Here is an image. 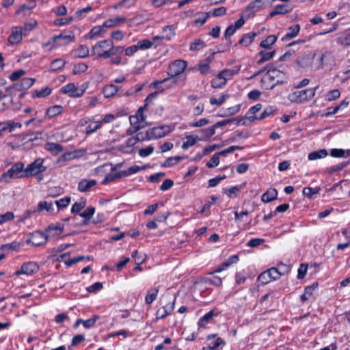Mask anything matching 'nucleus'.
<instances>
[{
	"label": "nucleus",
	"mask_w": 350,
	"mask_h": 350,
	"mask_svg": "<svg viewBox=\"0 0 350 350\" xmlns=\"http://www.w3.org/2000/svg\"><path fill=\"white\" fill-rule=\"evenodd\" d=\"M24 163L17 162L0 176V182L9 183L12 178H24Z\"/></svg>",
	"instance_id": "1"
},
{
	"label": "nucleus",
	"mask_w": 350,
	"mask_h": 350,
	"mask_svg": "<svg viewBox=\"0 0 350 350\" xmlns=\"http://www.w3.org/2000/svg\"><path fill=\"white\" fill-rule=\"evenodd\" d=\"M282 75V72L276 69L272 65V67L268 69L266 74L260 80L261 87L265 90H272L274 88V82L276 78Z\"/></svg>",
	"instance_id": "2"
},
{
	"label": "nucleus",
	"mask_w": 350,
	"mask_h": 350,
	"mask_svg": "<svg viewBox=\"0 0 350 350\" xmlns=\"http://www.w3.org/2000/svg\"><path fill=\"white\" fill-rule=\"evenodd\" d=\"M318 86L314 88H308L304 90L295 91L289 95V98L292 102L297 103H303L312 99L314 95Z\"/></svg>",
	"instance_id": "3"
},
{
	"label": "nucleus",
	"mask_w": 350,
	"mask_h": 350,
	"mask_svg": "<svg viewBox=\"0 0 350 350\" xmlns=\"http://www.w3.org/2000/svg\"><path fill=\"white\" fill-rule=\"evenodd\" d=\"M44 159L38 158L33 162L27 165L24 170L25 177L34 176L40 173L44 172L46 170V167L43 165Z\"/></svg>",
	"instance_id": "4"
},
{
	"label": "nucleus",
	"mask_w": 350,
	"mask_h": 350,
	"mask_svg": "<svg viewBox=\"0 0 350 350\" xmlns=\"http://www.w3.org/2000/svg\"><path fill=\"white\" fill-rule=\"evenodd\" d=\"M187 66V62L183 59H177L171 63L168 67V75L170 77H175L183 73Z\"/></svg>",
	"instance_id": "5"
},
{
	"label": "nucleus",
	"mask_w": 350,
	"mask_h": 350,
	"mask_svg": "<svg viewBox=\"0 0 350 350\" xmlns=\"http://www.w3.org/2000/svg\"><path fill=\"white\" fill-rule=\"evenodd\" d=\"M109 43V39L104 40L98 42L92 49V54L96 55L97 58L106 59V55H108V45Z\"/></svg>",
	"instance_id": "6"
},
{
	"label": "nucleus",
	"mask_w": 350,
	"mask_h": 350,
	"mask_svg": "<svg viewBox=\"0 0 350 350\" xmlns=\"http://www.w3.org/2000/svg\"><path fill=\"white\" fill-rule=\"evenodd\" d=\"M49 240V235L45 231H36L31 234V238L28 239L26 243L34 246H40L45 244Z\"/></svg>",
	"instance_id": "7"
},
{
	"label": "nucleus",
	"mask_w": 350,
	"mask_h": 350,
	"mask_svg": "<svg viewBox=\"0 0 350 350\" xmlns=\"http://www.w3.org/2000/svg\"><path fill=\"white\" fill-rule=\"evenodd\" d=\"M315 57V53L312 51H308L301 55H299L295 63L298 67L306 68L308 67H310L312 65L313 60Z\"/></svg>",
	"instance_id": "8"
},
{
	"label": "nucleus",
	"mask_w": 350,
	"mask_h": 350,
	"mask_svg": "<svg viewBox=\"0 0 350 350\" xmlns=\"http://www.w3.org/2000/svg\"><path fill=\"white\" fill-rule=\"evenodd\" d=\"M150 138L152 139H159L168 135L172 129L169 125H161L152 127L149 129Z\"/></svg>",
	"instance_id": "9"
},
{
	"label": "nucleus",
	"mask_w": 350,
	"mask_h": 350,
	"mask_svg": "<svg viewBox=\"0 0 350 350\" xmlns=\"http://www.w3.org/2000/svg\"><path fill=\"white\" fill-rule=\"evenodd\" d=\"M60 91L64 94H68L69 96L72 98L81 97L85 92V90L79 89L73 83H70L63 86Z\"/></svg>",
	"instance_id": "10"
},
{
	"label": "nucleus",
	"mask_w": 350,
	"mask_h": 350,
	"mask_svg": "<svg viewBox=\"0 0 350 350\" xmlns=\"http://www.w3.org/2000/svg\"><path fill=\"white\" fill-rule=\"evenodd\" d=\"M35 79L33 78H23L20 83H16L12 86L7 87L5 88L6 92H10L12 91V90H16L18 91H21L23 90H28L30 88L33 84L34 83Z\"/></svg>",
	"instance_id": "11"
},
{
	"label": "nucleus",
	"mask_w": 350,
	"mask_h": 350,
	"mask_svg": "<svg viewBox=\"0 0 350 350\" xmlns=\"http://www.w3.org/2000/svg\"><path fill=\"white\" fill-rule=\"evenodd\" d=\"M39 270V266L36 262H28L23 263L21 269L16 272V275L26 274L28 275H32Z\"/></svg>",
	"instance_id": "12"
},
{
	"label": "nucleus",
	"mask_w": 350,
	"mask_h": 350,
	"mask_svg": "<svg viewBox=\"0 0 350 350\" xmlns=\"http://www.w3.org/2000/svg\"><path fill=\"white\" fill-rule=\"evenodd\" d=\"M275 111L276 107L275 106H268L262 113H260L259 116H247V118L250 122H253L256 120H263L271 115H273Z\"/></svg>",
	"instance_id": "13"
},
{
	"label": "nucleus",
	"mask_w": 350,
	"mask_h": 350,
	"mask_svg": "<svg viewBox=\"0 0 350 350\" xmlns=\"http://www.w3.org/2000/svg\"><path fill=\"white\" fill-rule=\"evenodd\" d=\"M281 265L283 267L282 271H279L278 267H271L267 270V273H268L271 280H276L279 279L282 275H284L286 273L288 272L289 268L287 265L282 262Z\"/></svg>",
	"instance_id": "14"
},
{
	"label": "nucleus",
	"mask_w": 350,
	"mask_h": 350,
	"mask_svg": "<svg viewBox=\"0 0 350 350\" xmlns=\"http://www.w3.org/2000/svg\"><path fill=\"white\" fill-rule=\"evenodd\" d=\"M241 69V66H236L234 69H224L220 71L217 77H219V79H224L227 82L228 79H231L234 75H237Z\"/></svg>",
	"instance_id": "15"
},
{
	"label": "nucleus",
	"mask_w": 350,
	"mask_h": 350,
	"mask_svg": "<svg viewBox=\"0 0 350 350\" xmlns=\"http://www.w3.org/2000/svg\"><path fill=\"white\" fill-rule=\"evenodd\" d=\"M75 40V35L72 32L70 34L60 33L53 36V42H57L56 45H66Z\"/></svg>",
	"instance_id": "16"
},
{
	"label": "nucleus",
	"mask_w": 350,
	"mask_h": 350,
	"mask_svg": "<svg viewBox=\"0 0 350 350\" xmlns=\"http://www.w3.org/2000/svg\"><path fill=\"white\" fill-rule=\"evenodd\" d=\"M64 225L61 224H51L45 228V232L50 237H55L59 236L64 230Z\"/></svg>",
	"instance_id": "17"
},
{
	"label": "nucleus",
	"mask_w": 350,
	"mask_h": 350,
	"mask_svg": "<svg viewBox=\"0 0 350 350\" xmlns=\"http://www.w3.org/2000/svg\"><path fill=\"white\" fill-rule=\"evenodd\" d=\"M96 185L97 181L96 180H88L86 178H83L79 182L77 189L80 192H87Z\"/></svg>",
	"instance_id": "18"
},
{
	"label": "nucleus",
	"mask_w": 350,
	"mask_h": 350,
	"mask_svg": "<svg viewBox=\"0 0 350 350\" xmlns=\"http://www.w3.org/2000/svg\"><path fill=\"white\" fill-rule=\"evenodd\" d=\"M23 33V29L21 27H13L12 33L8 38L9 42L12 44L19 43L22 40V35Z\"/></svg>",
	"instance_id": "19"
},
{
	"label": "nucleus",
	"mask_w": 350,
	"mask_h": 350,
	"mask_svg": "<svg viewBox=\"0 0 350 350\" xmlns=\"http://www.w3.org/2000/svg\"><path fill=\"white\" fill-rule=\"evenodd\" d=\"M300 31V25L296 24L288 28L287 33L282 38V41L285 42L295 38Z\"/></svg>",
	"instance_id": "20"
},
{
	"label": "nucleus",
	"mask_w": 350,
	"mask_h": 350,
	"mask_svg": "<svg viewBox=\"0 0 350 350\" xmlns=\"http://www.w3.org/2000/svg\"><path fill=\"white\" fill-rule=\"evenodd\" d=\"M108 55H106V59L111 57V56H116L122 54L124 51V47L121 46H114L112 40L109 39V43L108 45Z\"/></svg>",
	"instance_id": "21"
},
{
	"label": "nucleus",
	"mask_w": 350,
	"mask_h": 350,
	"mask_svg": "<svg viewBox=\"0 0 350 350\" xmlns=\"http://www.w3.org/2000/svg\"><path fill=\"white\" fill-rule=\"evenodd\" d=\"M176 301V298H174L172 305L169 306V310H167V306H165L161 308H159L156 313V316L157 319H164L167 316L171 314L172 310L174 308V304Z\"/></svg>",
	"instance_id": "22"
},
{
	"label": "nucleus",
	"mask_w": 350,
	"mask_h": 350,
	"mask_svg": "<svg viewBox=\"0 0 350 350\" xmlns=\"http://www.w3.org/2000/svg\"><path fill=\"white\" fill-rule=\"evenodd\" d=\"M278 191L276 189L267 190L261 196V200L265 203L270 202L277 199Z\"/></svg>",
	"instance_id": "23"
},
{
	"label": "nucleus",
	"mask_w": 350,
	"mask_h": 350,
	"mask_svg": "<svg viewBox=\"0 0 350 350\" xmlns=\"http://www.w3.org/2000/svg\"><path fill=\"white\" fill-rule=\"evenodd\" d=\"M163 83H169V85H167V88H172L177 83V79L176 78L173 77H168L165 78L161 81H155L153 83H151V86H153L154 88H156L159 90L161 89V90H163V88L159 87V84Z\"/></svg>",
	"instance_id": "24"
},
{
	"label": "nucleus",
	"mask_w": 350,
	"mask_h": 350,
	"mask_svg": "<svg viewBox=\"0 0 350 350\" xmlns=\"http://www.w3.org/2000/svg\"><path fill=\"white\" fill-rule=\"evenodd\" d=\"M237 31V29L233 26V25H230L225 31L224 33V38L227 40V47L225 49H223L221 51H219L218 52H224L230 50V46L232 44L231 40L230 37L232 36L235 31Z\"/></svg>",
	"instance_id": "25"
},
{
	"label": "nucleus",
	"mask_w": 350,
	"mask_h": 350,
	"mask_svg": "<svg viewBox=\"0 0 350 350\" xmlns=\"http://www.w3.org/2000/svg\"><path fill=\"white\" fill-rule=\"evenodd\" d=\"M126 21V18L124 16H118L109 18L103 23V26L106 28H112L118 26L120 23Z\"/></svg>",
	"instance_id": "26"
},
{
	"label": "nucleus",
	"mask_w": 350,
	"mask_h": 350,
	"mask_svg": "<svg viewBox=\"0 0 350 350\" xmlns=\"http://www.w3.org/2000/svg\"><path fill=\"white\" fill-rule=\"evenodd\" d=\"M275 54V51L271 52H265L260 51L258 53L257 55L260 57V59L256 62L258 65H260L265 62L270 60Z\"/></svg>",
	"instance_id": "27"
},
{
	"label": "nucleus",
	"mask_w": 350,
	"mask_h": 350,
	"mask_svg": "<svg viewBox=\"0 0 350 350\" xmlns=\"http://www.w3.org/2000/svg\"><path fill=\"white\" fill-rule=\"evenodd\" d=\"M63 109L64 108L62 105H53L46 110L45 116L49 119L53 118V117L62 113Z\"/></svg>",
	"instance_id": "28"
},
{
	"label": "nucleus",
	"mask_w": 350,
	"mask_h": 350,
	"mask_svg": "<svg viewBox=\"0 0 350 350\" xmlns=\"http://www.w3.org/2000/svg\"><path fill=\"white\" fill-rule=\"evenodd\" d=\"M256 36L257 33L256 32H250L248 33H245L242 36L241 39L239 42V44L245 46H248L252 43L254 38Z\"/></svg>",
	"instance_id": "29"
},
{
	"label": "nucleus",
	"mask_w": 350,
	"mask_h": 350,
	"mask_svg": "<svg viewBox=\"0 0 350 350\" xmlns=\"http://www.w3.org/2000/svg\"><path fill=\"white\" fill-rule=\"evenodd\" d=\"M147 106H148V103H145V105L144 106L140 107L137 109L135 116H131L130 117L129 119H130V122H131V124H133L132 122V119L133 118H135L137 119V122L135 124L142 122H144L146 120V116L144 114V110L146 108Z\"/></svg>",
	"instance_id": "30"
},
{
	"label": "nucleus",
	"mask_w": 350,
	"mask_h": 350,
	"mask_svg": "<svg viewBox=\"0 0 350 350\" xmlns=\"http://www.w3.org/2000/svg\"><path fill=\"white\" fill-rule=\"evenodd\" d=\"M290 12L288 6L286 5H277L274 7L273 10L269 13V17H273L278 14H285Z\"/></svg>",
	"instance_id": "31"
},
{
	"label": "nucleus",
	"mask_w": 350,
	"mask_h": 350,
	"mask_svg": "<svg viewBox=\"0 0 350 350\" xmlns=\"http://www.w3.org/2000/svg\"><path fill=\"white\" fill-rule=\"evenodd\" d=\"M328 153L327 150L325 149H320L316 151H313L310 152L308 156V159L310 161L316 160L319 159H323L327 156Z\"/></svg>",
	"instance_id": "32"
},
{
	"label": "nucleus",
	"mask_w": 350,
	"mask_h": 350,
	"mask_svg": "<svg viewBox=\"0 0 350 350\" xmlns=\"http://www.w3.org/2000/svg\"><path fill=\"white\" fill-rule=\"evenodd\" d=\"M95 212V208L93 206H88L87 208L82 213H79V215L84 218V220L82 222L83 225H86L88 224L89 220L93 216Z\"/></svg>",
	"instance_id": "33"
},
{
	"label": "nucleus",
	"mask_w": 350,
	"mask_h": 350,
	"mask_svg": "<svg viewBox=\"0 0 350 350\" xmlns=\"http://www.w3.org/2000/svg\"><path fill=\"white\" fill-rule=\"evenodd\" d=\"M45 149L55 155H57L63 151V147L60 144L53 142L46 144Z\"/></svg>",
	"instance_id": "34"
},
{
	"label": "nucleus",
	"mask_w": 350,
	"mask_h": 350,
	"mask_svg": "<svg viewBox=\"0 0 350 350\" xmlns=\"http://www.w3.org/2000/svg\"><path fill=\"white\" fill-rule=\"evenodd\" d=\"M118 91V86L113 84H109L104 87L103 93L106 98L114 96Z\"/></svg>",
	"instance_id": "35"
},
{
	"label": "nucleus",
	"mask_w": 350,
	"mask_h": 350,
	"mask_svg": "<svg viewBox=\"0 0 350 350\" xmlns=\"http://www.w3.org/2000/svg\"><path fill=\"white\" fill-rule=\"evenodd\" d=\"M336 42L344 47L350 46V33H345L337 37Z\"/></svg>",
	"instance_id": "36"
},
{
	"label": "nucleus",
	"mask_w": 350,
	"mask_h": 350,
	"mask_svg": "<svg viewBox=\"0 0 350 350\" xmlns=\"http://www.w3.org/2000/svg\"><path fill=\"white\" fill-rule=\"evenodd\" d=\"M105 27L103 25H98L94 27L89 32V33L85 36V38H89L90 39H94L97 37H102L101 33L103 31V29Z\"/></svg>",
	"instance_id": "37"
},
{
	"label": "nucleus",
	"mask_w": 350,
	"mask_h": 350,
	"mask_svg": "<svg viewBox=\"0 0 350 350\" xmlns=\"http://www.w3.org/2000/svg\"><path fill=\"white\" fill-rule=\"evenodd\" d=\"M277 36L275 35H270L267 38L261 41L260 46L266 49H271V46L276 42Z\"/></svg>",
	"instance_id": "38"
},
{
	"label": "nucleus",
	"mask_w": 350,
	"mask_h": 350,
	"mask_svg": "<svg viewBox=\"0 0 350 350\" xmlns=\"http://www.w3.org/2000/svg\"><path fill=\"white\" fill-rule=\"evenodd\" d=\"M349 164L348 161H342L337 165L328 167L325 169V172L332 174L334 172L341 171Z\"/></svg>",
	"instance_id": "39"
},
{
	"label": "nucleus",
	"mask_w": 350,
	"mask_h": 350,
	"mask_svg": "<svg viewBox=\"0 0 350 350\" xmlns=\"http://www.w3.org/2000/svg\"><path fill=\"white\" fill-rule=\"evenodd\" d=\"M185 159V157L176 156L167 158L161 165L163 167H170Z\"/></svg>",
	"instance_id": "40"
},
{
	"label": "nucleus",
	"mask_w": 350,
	"mask_h": 350,
	"mask_svg": "<svg viewBox=\"0 0 350 350\" xmlns=\"http://www.w3.org/2000/svg\"><path fill=\"white\" fill-rule=\"evenodd\" d=\"M199 132L202 134V137L200 138V141H206L215 133V130L213 126H212L207 129H201Z\"/></svg>",
	"instance_id": "41"
},
{
	"label": "nucleus",
	"mask_w": 350,
	"mask_h": 350,
	"mask_svg": "<svg viewBox=\"0 0 350 350\" xmlns=\"http://www.w3.org/2000/svg\"><path fill=\"white\" fill-rule=\"evenodd\" d=\"M321 189L320 187H306L303 189L302 193L304 196L307 197L309 199H312L314 198V196L319 193Z\"/></svg>",
	"instance_id": "42"
},
{
	"label": "nucleus",
	"mask_w": 350,
	"mask_h": 350,
	"mask_svg": "<svg viewBox=\"0 0 350 350\" xmlns=\"http://www.w3.org/2000/svg\"><path fill=\"white\" fill-rule=\"evenodd\" d=\"M187 141L183 142L182 144V148L183 150H187L189 147L195 145L198 141H200V137L198 136L193 137L192 135H188L186 137Z\"/></svg>",
	"instance_id": "43"
},
{
	"label": "nucleus",
	"mask_w": 350,
	"mask_h": 350,
	"mask_svg": "<svg viewBox=\"0 0 350 350\" xmlns=\"http://www.w3.org/2000/svg\"><path fill=\"white\" fill-rule=\"evenodd\" d=\"M52 92V90L49 87H45L40 90H35L33 94H32L33 98H44L47 96L50 95Z\"/></svg>",
	"instance_id": "44"
},
{
	"label": "nucleus",
	"mask_w": 350,
	"mask_h": 350,
	"mask_svg": "<svg viewBox=\"0 0 350 350\" xmlns=\"http://www.w3.org/2000/svg\"><path fill=\"white\" fill-rule=\"evenodd\" d=\"M206 46L205 42L201 39H196L190 44L189 50L198 51Z\"/></svg>",
	"instance_id": "45"
},
{
	"label": "nucleus",
	"mask_w": 350,
	"mask_h": 350,
	"mask_svg": "<svg viewBox=\"0 0 350 350\" xmlns=\"http://www.w3.org/2000/svg\"><path fill=\"white\" fill-rule=\"evenodd\" d=\"M215 316V313L213 310H211L206 314H205L203 317H202L198 323V325L199 327H204L206 324H207Z\"/></svg>",
	"instance_id": "46"
},
{
	"label": "nucleus",
	"mask_w": 350,
	"mask_h": 350,
	"mask_svg": "<svg viewBox=\"0 0 350 350\" xmlns=\"http://www.w3.org/2000/svg\"><path fill=\"white\" fill-rule=\"evenodd\" d=\"M66 62L63 59L58 58L53 60L50 64V70L51 71H57L62 68Z\"/></svg>",
	"instance_id": "47"
},
{
	"label": "nucleus",
	"mask_w": 350,
	"mask_h": 350,
	"mask_svg": "<svg viewBox=\"0 0 350 350\" xmlns=\"http://www.w3.org/2000/svg\"><path fill=\"white\" fill-rule=\"evenodd\" d=\"M86 200L81 199L79 202H76L73 204L71 212L72 213H80V211L85 206Z\"/></svg>",
	"instance_id": "48"
},
{
	"label": "nucleus",
	"mask_w": 350,
	"mask_h": 350,
	"mask_svg": "<svg viewBox=\"0 0 350 350\" xmlns=\"http://www.w3.org/2000/svg\"><path fill=\"white\" fill-rule=\"evenodd\" d=\"M21 246V244L16 241H13L10 243L2 245L0 247L1 250H18Z\"/></svg>",
	"instance_id": "49"
},
{
	"label": "nucleus",
	"mask_w": 350,
	"mask_h": 350,
	"mask_svg": "<svg viewBox=\"0 0 350 350\" xmlns=\"http://www.w3.org/2000/svg\"><path fill=\"white\" fill-rule=\"evenodd\" d=\"M89 49L86 45H81L76 50V55L79 58H85L89 55Z\"/></svg>",
	"instance_id": "50"
},
{
	"label": "nucleus",
	"mask_w": 350,
	"mask_h": 350,
	"mask_svg": "<svg viewBox=\"0 0 350 350\" xmlns=\"http://www.w3.org/2000/svg\"><path fill=\"white\" fill-rule=\"evenodd\" d=\"M229 98L228 94H221L219 98L211 97L210 98V103L213 105H216L217 106L221 105L228 98Z\"/></svg>",
	"instance_id": "51"
},
{
	"label": "nucleus",
	"mask_w": 350,
	"mask_h": 350,
	"mask_svg": "<svg viewBox=\"0 0 350 350\" xmlns=\"http://www.w3.org/2000/svg\"><path fill=\"white\" fill-rule=\"evenodd\" d=\"M99 319L100 317L98 315L94 314L89 319L83 320V325L87 329L93 327L95 325L96 321Z\"/></svg>",
	"instance_id": "52"
},
{
	"label": "nucleus",
	"mask_w": 350,
	"mask_h": 350,
	"mask_svg": "<svg viewBox=\"0 0 350 350\" xmlns=\"http://www.w3.org/2000/svg\"><path fill=\"white\" fill-rule=\"evenodd\" d=\"M68 255L69 253H65L60 256L61 260L64 261V262L67 267H70L72 265L79 262L76 257L72 258H67Z\"/></svg>",
	"instance_id": "53"
},
{
	"label": "nucleus",
	"mask_w": 350,
	"mask_h": 350,
	"mask_svg": "<svg viewBox=\"0 0 350 350\" xmlns=\"http://www.w3.org/2000/svg\"><path fill=\"white\" fill-rule=\"evenodd\" d=\"M159 293L158 288H154L152 291V293H148L145 297V302L146 304H151L157 298Z\"/></svg>",
	"instance_id": "54"
},
{
	"label": "nucleus",
	"mask_w": 350,
	"mask_h": 350,
	"mask_svg": "<svg viewBox=\"0 0 350 350\" xmlns=\"http://www.w3.org/2000/svg\"><path fill=\"white\" fill-rule=\"evenodd\" d=\"M53 203L52 202H48L46 201H42L40 202L38 204V211H42L44 210H46L48 212H50L53 211Z\"/></svg>",
	"instance_id": "55"
},
{
	"label": "nucleus",
	"mask_w": 350,
	"mask_h": 350,
	"mask_svg": "<svg viewBox=\"0 0 350 350\" xmlns=\"http://www.w3.org/2000/svg\"><path fill=\"white\" fill-rule=\"evenodd\" d=\"M137 142L151 140L149 129L146 132H139L135 136Z\"/></svg>",
	"instance_id": "56"
},
{
	"label": "nucleus",
	"mask_w": 350,
	"mask_h": 350,
	"mask_svg": "<svg viewBox=\"0 0 350 350\" xmlns=\"http://www.w3.org/2000/svg\"><path fill=\"white\" fill-rule=\"evenodd\" d=\"M219 156H221V154H218V152L214 154L212 156L210 161H208L206 163V166L208 168H213V167L217 166L219 163Z\"/></svg>",
	"instance_id": "57"
},
{
	"label": "nucleus",
	"mask_w": 350,
	"mask_h": 350,
	"mask_svg": "<svg viewBox=\"0 0 350 350\" xmlns=\"http://www.w3.org/2000/svg\"><path fill=\"white\" fill-rule=\"evenodd\" d=\"M177 0H152L151 3L155 8H160L165 5L176 3Z\"/></svg>",
	"instance_id": "58"
},
{
	"label": "nucleus",
	"mask_w": 350,
	"mask_h": 350,
	"mask_svg": "<svg viewBox=\"0 0 350 350\" xmlns=\"http://www.w3.org/2000/svg\"><path fill=\"white\" fill-rule=\"evenodd\" d=\"M262 107V105L261 103H258L256 105H255L253 107H251L246 116L243 118H245V120L246 119H247V116H256L255 114L258 112Z\"/></svg>",
	"instance_id": "59"
},
{
	"label": "nucleus",
	"mask_w": 350,
	"mask_h": 350,
	"mask_svg": "<svg viewBox=\"0 0 350 350\" xmlns=\"http://www.w3.org/2000/svg\"><path fill=\"white\" fill-rule=\"evenodd\" d=\"M153 44V42L149 40L144 39L139 40L137 43V47L139 49H150Z\"/></svg>",
	"instance_id": "60"
},
{
	"label": "nucleus",
	"mask_w": 350,
	"mask_h": 350,
	"mask_svg": "<svg viewBox=\"0 0 350 350\" xmlns=\"http://www.w3.org/2000/svg\"><path fill=\"white\" fill-rule=\"evenodd\" d=\"M88 66L85 63H79L74 66L72 73L77 75L81 72H84L88 70Z\"/></svg>",
	"instance_id": "61"
},
{
	"label": "nucleus",
	"mask_w": 350,
	"mask_h": 350,
	"mask_svg": "<svg viewBox=\"0 0 350 350\" xmlns=\"http://www.w3.org/2000/svg\"><path fill=\"white\" fill-rule=\"evenodd\" d=\"M258 280L259 282L261 283V284L265 285L270 282L271 281V279L268 273H267V271H265L258 275Z\"/></svg>",
	"instance_id": "62"
},
{
	"label": "nucleus",
	"mask_w": 350,
	"mask_h": 350,
	"mask_svg": "<svg viewBox=\"0 0 350 350\" xmlns=\"http://www.w3.org/2000/svg\"><path fill=\"white\" fill-rule=\"evenodd\" d=\"M14 218V215L12 212L8 211L4 214L0 215V225L12 220Z\"/></svg>",
	"instance_id": "63"
},
{
	"label": "nucleus",
	"mask_w": 350,
	"mask_h": 350,
	"mask_svg": "<svg viewBox=\"0 0 350 350\" xmlns=\"http://www.w3.org/2000/svg\"><path fill=\"white\" fill-rule=\"evenodd\" d=\"M209 16L210 12H203L201 16L198 17L194 20V23L196 25L202 26L205 23Z\"/></svg>",
	"instance_id": "64"
}]
</instances>
